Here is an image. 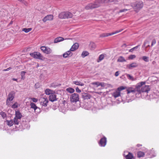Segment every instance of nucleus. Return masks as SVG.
<instances>
[{
  "label": "nucleus",
  "mask_w": 159,
  "mask_h": 159,
  "mask_svg": "<svg viewBox=\"0 0 159 159\" xmlns=\"http://www.w3.org/2000/svg\"><path fill=\"white\" fill-rule=\"evenodd\" d=\"M131 6L133 7L135 11L138 12L143 7V3L141 1H136L131 3Z\"/></svg>",
  "instance_id": "1"
},
{
  "label": "nucleus",
  "mask_w": 159,
  "mask_h": 159,
  "mask_svg": "<svg viewBox=\"0 0 159 159\" xmlns=\"http://www.w3.org/2000/svg\"><path fill=\"white\" fill-rule=\"evenodd\" d=\"M99 5V1L98 0H96L93 3H89L85 7V9L87 10L93 9L98 7Z\"/></svg>",
  "instance_id": "2"
},
{
  "label": "nucleus",
  "mask_w": 159,
  "mask_h": 159,
  "mask_svg": "<svg viewBox=\"0 0 159 159\" xmlns=\"http://www.w3.org/2000/svg\"><path fill=\"white\" fill-rule=\"evenodd\" d=\"M15 117L14 119V122L15 124L18 125L20 122L19 120H20L23 117L22 115L19 111H15Z\"/></svg>",
  "instance_id": "3"
},
{
  "label": "nucleus",
  "mask_w": 159,
  "mask_h": 159,
  "mask_svg": "<svg viewBox=\"0 0 159 159\" xmlns=\"http://www.w3.org/2000/svg\"><path fill=\"white\" fill-rule=\"evenodd\" d=\"M70 99L71 102H76L79 100V95L77 93H74L71 95Z\"/></svg>",
  "instance_id": "4"
},
{
  "label": "nucleus",
  "mask_w": 159,
  "mask_h": 159,
  "mask_svg": "<svg viewBox=\"0 0 159 159\" xmlns=\"http://www.w3.org/2000/svg\"><path fill=\"white\" fill-rule=\"evenodd\" d=\"M30 55L31 57L34 58L42 60L43 57L40 53L39 52H33L30 53Z\"/></svg>",
  "instance_id": "5"
},
{
  "label": "nucleus",
  "mask_w": 159,
  "mask_h": 159,
  "mask_svg": "<svg viewBox=\"0 0 159 159\" xmlns=\"http://www.w3.org/2000/svg\"><path fill=\"white\" fill-rule=\"evenodd\" d=\"M150 90V88L148 85H145L142 87L141 90L137 89V93H140L141 92L148 93Z\"/></svg>",
  "instance_id": "6"
},
{
  "label": "nucleus",
  "mask_w": 159,
  "mask_h": 159,
  "mask_svg": "<svg viewBox=\"0 0 159 159\" xmlns=\"http://www.w3.org/2000/svg\"><path fill=\"white\" fill-rule=\"evenodd\" d=\"M39 100L42 105L45 107L47 106L48 101L47 97H41Z\"/></svg>",
  "instance_id": "7"
},
{
  "label": "nucleus",
  "mask_w": 159,
  "mask_h": 159,
  "mask_svg": "<svg viewBox=\"0 0 159 159\" xmlns=\"http://www.w3.org/2000/svg\"><path fill=\"white\" fill-rule=\"evenodd\" d=\"M40 49L43 53L46 54H50L52 52V50L51 48L44 46H41Z\"/></svg>",
  "instance_id": "8"
},
{
  "label": "nucleus",
  "mask_w": 159,
  "mask_h": 159,
  "mask_svg": "<svg viewBox=\"0 0 159 159\" xmlns=\"http://www.w3.org/2000/svg\"><path fill=\"white\" fill-rule=\"evenodd\" d=\"M48 98L49 100L52 102L56 101L58 99L55 92L49 95Z\"/></svg>",
  "instance_id": "9"
},
{
  "label": "nucleus",
  "mask_w": 159,
  "mask_h": 159,
  "mask_svg": "<svg viewBox=\"0 0 159 159\" xmlns=\"http://www.w3.org/2000/svg\"><path fill=\"white\" fill-rule=\"evenodd\" d=\"M53 19V16L52 15H48L44 17L42 20L43 22H46L48 21L52 20Z\"/></svg>",
  "instance_id": "10"
},
{
  "label": "nucleus",
  "mask_w": 159,
  "mask_h": 159,
  "mask_svg": "<svg viewBox=\"0 0 159 159\" xmlns=\"http://www.w3.org/2000/svg\"><path fill=\"white\" fill-rule=\"evenodd\" d=\"M14 98V95L12 92L9 93L7 96V97L6 101L7 104H8V103L11 101H12Z\"/></svg>",
  "instance_id": "11"
},
{
  "label": "nucleus",
  "mask_w": 159,
  "mask_h": 159,
  "mask_svg": "<svg viewBox=\"0 0 159 159\" xmlns=\"http://www.w3.org/2000/svg\"><path fill=\"white\" fill-rule=\"evenodd\" d=\"M82 98L85 100L90 99L91 97V96L88 93L84 92L82 93Z\"/></svg>",
  "instance_id": "12"
},
{
  "label": "nucleus",
  "mask_w": 159,
  "mask_h": 159,
  "mask_svg": "<svg viewBox=\"0 0 159 159\" xmlns=\"http://www.w3.org/2000/svg\"><path fill=\"white\" fill-rule=\"evenodd\" d=\"M79 47V44L78 43H75L71 46L70 49L71 51H74L77 49Z\"/></svg>",
  "instance_id": "13"
},
{
  "label": "nucleus",
  "mask_w": 159,
  "mask_h": 159,
  "mask_svg": "<svg viewBox=\"0 0 159 159\" xmlns=\"http://www.w3.org/2000/svg\"><path fill=\"white\" fill-rule=\"evenodd\" d=\"M107 139L105 137H104L100 140V144L102 146L104 147L107 143Z\"/></svg>",
  "instance_id": "14"
},
{
  "label": "nucleus",
  "mask_w": 159,
  "mask_h": 159,
  "mask_svg": "<svg viewBox=\"0 0 159 159\" xmlns=\"http://www.w3.org/2000/svg\"><path fill=\"white\" fill-rule=\"evenodd\" d=\"M123 30V29H120L119 30H117L114 32L111 33L106 34V35H102L101 36L106 37V36H109L112 35L114 34H116L119 32H121V31H122Z\"/></svg>",
  "instance_id": "15"
},
{
  "label": "nucleus",
  "mask_w": 159,
  "mask_h": 159,
  "mask_svg": "<svg viewBox=\"0 0 159 159\" xmlns=\"http://www.w3.org/2000/svg\"><path fill=\"white\" fill-rule=\"evenodd\" d=\"M70 50L65 52L63 55V56L64 58H67L71 56L73 54L72 52H71Z\"/></svg>",
  "instance_id": "16"
},
{
  "label": "nucleus",
  "mask_w": 159,
  "mask_h": 159,
  "mask_svg": "<svg viewBox=\"0 0 159 159\" xmlns=\"http://www.w3.org/2000/svg\"><path fill=\"white\" fill-rule=\"evenodd\" d=\"M127 91L128 94H129L131 93H134L137 92V89H135V88L134 89L132 87L129 88L127 89Z\"/></svg>",
  "instance_id": "17"
},
{
  "label": "nucleus",
  "mask_w": 159,
  "mask_h": 159,
  "mask_svg": "<svg viewBox=\"0 0 159 159\" xmlns=\"http://www.w3.org/2000/svg\"><path fill=\"white\" fill-rule=\"evenodd\" d=\"M112 96L115 98L118 97L120 96V92L117 89L112 93Z\"/></svg>",
  "instance_id": "18"
},
{
  "label": "nucleus",
  "mask_w": 159,
  "mask_h": 159,
  "mask_svg": "<svg viewBox=\"0 0 159 159\" xmlns=\"http://www.w3.org/2000/svg\"><path fill=\"white\" fill-rule=\"evenodd\" d=\"M58 17L59 18L61 19L66 18V12H63L61 13L59 15Z\"/></svg>",
  "instance_id": "19"
},
{
  "label": "nucleus",
  "mask_w": 159,
  "mask_h": 159,
  "mask_svg": "<svg viewBox=\"0 0 159 159\" xmlns=\"http://www.w3.org/2000/svg\"><path fill=\"white\" fill-rule=\"evenodd\" d=\"M146 83L145 82H141L138 83L135 86V89H139L141 86H142L143 85L145 84Z\"/></svg>",
  "instance_id": "20"
},
{
  "label": "nucleus",
  "mask_w": 159,
  "mask_h": 159,
  "mask_svg": "<svg viewBox=\"0 0 159 159\" xmlns=\"http://www.w3.org/2000/svg\"><path fill=\"white\" fill-rule=\"evenodd\" d=\"M64 40L63 38L59 37L55 39L54 40V43H57L63 41Z\"/></svg>",
  "instance_id": "21"
},
{
  "label": "nucleus",
  "mask_w": 159,
  "mask_h": 159,
  "mask_svg": "<svg viewBox=\"0 0 159 159\" xmlns=\"http://www.w3.org/2000/svg\"><path fill=\"white\" fill-rule=\"evenodd\" d=\"M54 92L55 91H53V90L50 89H46L45 91V94L46 95H51V94L52 93Z\"/></svg>",
  "instance_id": "22"
},
{
  "label": "nucleus",
  "mask_w": 159,
  "mask_h": 159,
  "mask_svg": "<svg viewBox=\"0 0 159 159\" xmlns=\"http://www.w3.org/2000/svg\"><path fill=\"white\" fill-rule=\"evenodd\" d=\"M138 66V65L137 63L134 62L129 65L127 66V67H128V68L130 69L132 67H137Z\"/></svg>",
  "instance_id": "23"
},
{
  "label": "nucleus",
  "mask_w": 159,
  "mask_h": 159,
  "mask_svg": "<svg viewBox=\"0 0 159 159\" xmlns=\"http://www.w3.org/2000/svg\"><path fill=\"white\" fill-rule=\"evenodd\" d=\"M30 106L31 108L33 109L34 111H35L36 109L38 107L33 102H31L30 104Z\"/></svg>",
  "instance_id": "24"
},
{
  "label": "nucleus",
  "mask_w": 159,
  "mask_h": 159,
  "mask_svg": "<svg viewBox=\"0 0 159 159\" xmlns=\"http://www.w3.org/2000/svg\"><path fill=\"white\" fill-rule=\"evenodd\" d=\"M66 91L70 93H74L75 91L74 89L70 87L67 88L66 89Z\"/></svg>",
  "instance_id": "25"
},
{
  "label": "nucleus",
  "mask_w": 159,
  "mask_h": 159,
  "mask_svg": "<svg viewBox=\"0 0 159 159\" xmlns=\"http://www.w3.org/2000/svg\"><path fill=\"white\" fill-rule=\"evenodd\" d=\"M89 54V52L87 51H83L81 54V56L82 57L84 58L86 56L88 55Z\"/></svg>",
  "instance_id": "26"
},
{
  "label": "nucleus",
  "mask_w": 159,
  "mask_h": 159,
  "mask_svg": "<svg viewBox=\"0 0 159 159\" xmlns=\"http://www.w3.org/2000/svg\"><path fill=\"white\" fill-rule=\"evenodd\" d=\"M73 83L76 85H80L81 86H84V85L83 83L81 82L78 81H73Z\"/></svg>",
  "instance_id": "27"
},
{
  "label": "nucleus",
  "mask_w": 159,
  "mask_h": 159,
  "mask_svg": "<svg viewBox=\"0 0 159 159\" xmlns=\"http://www.w3.org/2000/svg\"><path fill=\"white\" fill-rule=\"evenodd\" d=\"M118 62H123L126 61L124 57L122 56H120L117 60Z\"/></svg>",
  "instance_id": "28"
},
{
  "label": "nucleus",
  "mask_w": 159,
  "mask_h": 159,
  "mask_svg": "<svg viewBox=\"0 0 159 159\" xmlns=\"http://www.w3.org/2000/svg\"><path fill=\"white\" fill-rule=\"evenodd\" d=\"M66 18H72L73 15L72 13L69 12H66Z\"/></svg>",
  "instance_id": "29"
},
{
  "label": "nucleus",
  "mask_w": 159,
  "mask_h": 159,
  "mask_svg": "<svg viewBox=\"0 0 159 159\" xmlns=\"http://www.w3.org/2000/svg\"><path fill=\"white\" fill-rule=\"evenodd\" d=\"M126 159H132L133 158V156L132 154L130 152H129L128 154L126 156Z\"/></svg>",
  "instance_id": "30"
},
{
  "label": "nucleus",
  "mask_w": 159,
  "mask_h": 159,
  "mask_svg": "<svg viewBox=\"0 0 159 159\" xmlns=\"http://www.w3.org/2000/svg\"><path fill=\"white\" fill-rule=\"evenodd\" d=\"M144 153L143 152L139 151L138 152L137 156L139 157H143L144 156Z\"/></svg>",
  "instance_id": "31"
},
{
  "label": "nucleus",
  "mask_w": 159,
  "mask_h": 159,
  "mask_svg": "<svg viewBox=\"0 0 159 159\" xmlns=\"http://www.w3.org/2000/svg\"><path fill=\"white\" fill-rule=\"evenodd\" d=\"M32 30L31 28H24L22 29V31L25 33H28L30 31Z\"/></svg>",
  "instance_id": "32"
},
{
  "label": "nucleus",
  "mask_w": 159,
  "mask_h": 159,
  "mask_svg": "<svg viewBox=\"0 0 159 159\" xmlns=\"http://www.w3.org/2000/svg\"><path fill=\"white\" fill-rule=\"evenodd\" d=\"M126 88V87H124L123 86H121L119 87H118L117 89V90L120 92V91L122 90H123L125 89Z\"/></svg>",
  "instance_id": "33"
},
{
  "label": "nucleus",
  "mask_w": 159,
  "mask_h": 159,
  "mask_svg": "<svg viewBox=\"0 0 159 159\" xmlns=\"http://www.w3.org/2000/svg\"><path fill=\"white\" fill-rule=\"evenodd\" d=\"M89 46L92 49L95 48L96 47L95 44L93 42L90 43L89 44Z\"/></svg>",
  "instance_id": "34"
},
{
  "label": "nucleus",
  "mask_w": 159,
  "mask_h": 159,
  "mask_svg": "<svg viewBox=\"0 0 159 159\" xmlns=\"http://www.w3.org/2000/svg\"><path fill=\"white\" fill-rule=\"evenodd\" d=\"M25 73L26 72L24 71L21 72V79H24Z\"/></svg>",
  "instance_id": "35"
},
{
  "label": "nucleus",
  "mask_w": 159,
  "mask_h": 159,
  "mask_svg": "<svg viewBox=\"0 0 159 159\" xmlns=\"http://www.w3.org/2000/svg\"><path fill=\"white\" fill-rule=\"evenodd\" d=\"M7 125L10 126L12 125L13 124V122L12 120H7Z\"/></svg>",
  "instance_id": "36"
},
{
  "label": "nucleus",
  "mask_w": 159,
  "mask_h": 159,
  "mask_svg": "<svg viewBox=\"0 0 159 159\" xmlns=\"http://www.w3.org/2000/svg\"><path fill=\"white\" fill-rule=\"evenodd\" d=\"M18 107V103L17 102H15L11 106V108L13 109L17 108Z\"/></svg>",
  "instance_id": "37"
},
{
  "label": "nucleus",
  "mask_w": 159,
  "mask_h": 159,
  "mask_svg": "<svg viewBox=\"0 0 159 159\" xmlns=\"http://www.w3.org/2000/svg\"><path fill=\"white\" fill-rule=\"evenodd\" d=\"M136 57V56L135 55H131L130 56H129L128 57V59L129 60H132L135 58Z\"/></svg>",
  "instance_id": "38"
},
{
  "label": "nucleus",
  "mask_w": 159,
  "mask_h": 159,
  "mask_svg": "<svg viewBox=\"0 0 159 159\" xmlns=\"http://www.w3.org/2000/svg\"><path fill=\"white\" fill-rule=\"evenodd\" d=\"M127 77L128 79L129 80H131L132 81L134 80V77L130 75L129 74H127Z\"/></svg>",
  "instance_id": "39"
},
{
  "label": "nucleus",
  "mask_w": 159,
  "mask_h": 159,
  "mask_svg": "<svg viewBox=\"0 0 159 159\" xmlns=\"http://www.w3.org/2000/svg\"><path fill=\"white\" fill-rule=\"evenodd\" d=\"M139 46V45L133 48L130 49L129 50V52H133V51L134 50V49L138 48Z\"/></svg>",
  "instance_id": "40"
},
{
  "label": "nucleus",
  "mask_w": 159,
  "mask_h": 159,
  "mask_svg": "<svg viewBox=\"0 0 159 159\" xmlns=\"http://www.w3.org/2000/svg\"><path fill=\"white\" fill-rule=\"evenodd\" d=\"M106 56V54H102L100 55V61L102 60L104 58V57Z\"/></svg>",
  "instance_id": "41"
},
{
  "label": "nucleus",
  "mask_w": 159,
  "mask_h": 159,
  "mask_svg": "<svg viewBox=\"0 0 159 159\" xmlns=\"http://www.w3.org/2000/svg\"><path fill=\"white\" fill-rule=\"evenodd\" d=\"M107 2H114V3H116L118 2V0H107Z\"/></svg>",
  "instance_id": "42"
},
{
  "label": "nucleus",
  "mask_w": 159,
  "mask_h": 159,
  "mask_svg": "<svg viewBox=\"0 0 159 159\" xmlns=\"http://www.w3.org/2000/svg\"><path fill=\"white\" fill-rule=\"evenodd\" d=\"M142 59L146 62H148L149 61L148 57L146 56H143L142 57Z\"/></svg>",
  "instance_id": "43"
},
{
  "label": "nucleus",
  "mask_w": 159,
  "mask_h": 159,
  "mask_svg": "<svg viewBox=\"0 0 159 159\" xmlns=\"http://www.w3.org/2000/svg\"><path fill=\"white\" fill-rule=\"evenodd\" d=\"M156 43V40L155 39H153L152 40V44H151V46H152L154 44H155Z\"/></svg>",
  "instance_id": "44"
},
{
  "label": "nucleus",
  "mask_w": 159,
  "mask_h": 159,
  "mask_svg": "<svg viewBox=\"0 0 159 159\" xmlns=\"http://www.w3.org/2000/svg\"><path fill=\"white\" fill-rule=\"evenodd\" d=\"M31 99L32 100L33 102H36L38 101V99L35 98H31Z\"/></svg>",
  "instance_id": "45"
},
{
  "label": "nucleus",
  "mask_w": 159,
  "mask_h": 159,
  "mask_svg": "<svg viewBox=\"0 0 159 159\" xmlns=\"http://www.w3.org/2000/svg\"><path fill=\"white\" fill-rule=\"evenodd\" d=\"M76 91L78 93H80L81 92V90L78 88V87H77L75 89Z\"/></svg>",
  "instance_id": "46"
},
{
  "label": "nucleus",
  "mask_w": 159,
  "mask_h": 159,
  "mask_svg": "<svg viewBox=\"0 0 159 159\" xmlns=\"http://www.w3.org/2000/svg\"><path fill=\"white\" fill-rule=\"evenodd\" d=\"M128 10V9H121V10H120L119 11V12L120 13H121V12H125V11H127Z\"/></svg>",
  "instance_id": "47"
},
{
  "label": "nucleus",
  "mask_w": 159,
  "mask_h": 159,
  "mask_svg": "<svg viewBox=\"0 0 159 159\" xmlns=\"http://www.w3.org/2000/svg\"><path fill=\"white\" fill-rule=\"evenodd\" d=\"M119 71H117L115 73V75L116 76H117L119 75Z\"/></svg>",
  "instance_id": "48"
},
{
  "label": "nucleus",
  "mask_w": 159,
  "mask_h": 159,
  "mask_svg": "<svg viewBox=\"0 0 159 159\" xmlns=\"http://www.w3.org/2000/svg\"><path fill=\"white\" fill-rule=\"evenodd\" d=\"M11 69V67H9V68H7V69L4 70L3 71H8V70H10Z\"/></svg>",
  "instance_id": "49"
},
{
  "label": "nucleus",
  "mask_w": 159,
  "mask_h": 159,
  "mask_svg": "<svg viewBox=\"0 0 159 159\" xmlns=\"http://www.w3.org/2000/svg\"><path fill=\"white\" fill-rule=\"evenodd\" d=\"M100 85L102 86H104V84L102 83H100Z\"/></svg>",
  "instance_id": "50"
},
{
  "label": "nucleus",
  "mask_w": 159,
  "mask_h": 159,
  "mask_svg": "<svg viewBox=\"0 0 159 159\" xmlns=\"http://www.w3.org/2000/svg\"><path fill=\"white\" fill-rule=\"evenodd\" d=\"M12 80H13L15 81H16L17 80V79H15V78H13Z\"/></svg>",
  "instance_id": "51"
},
{
  "label": "nucleus",
  "mask_w": 159,
  "mask_h": 159,
  "mask_svg": "<svg viewBox=\"0 0 159 159\" xmlns=\"http://www.w3.org/2000/svg\"><path fill=\"white\" fill-rule=\"evenodd\" d=\"M142 146V145H140V144H138L137 145V146L138 147H140V146Z\"/></svg>",
  "instance_id": "52"
},
{
  "label": "nucleus",
  "mask_w": 159,
  "mask_h": 159,
  "mask_svg": "<svg viewBox=\"0 0 159 159\" xmlns=\"http://www.w3.org/2000/svg\"><path fill=\"white\" fill-rule=\"evenodd\" d=\"M98 83H97V82L93 83V84H97V85H98Z\"/></svg>",
  "instance_id": "53"
},
{
  "label": "nucleus",
  "mask_w": 159,
  "mask_h": 159,
  "mask_svg": "<svg viewBox=\"0 0 159 159\" xmlns=\"http://www.w3.org/2000/svg\"><path fill=\"white\" fill-rule=\"evenodd\" d=\"M125 46V47H126L127 45L125 43H124L123 44V45H122V46Z\"/></svg>",
  "instance_id": "54"
},
{
  "label": "nucleus",
  "mask_w": 159,
  "mask_h": 159,
  "mask_svg": "<svg viewBox=\"0 0 159 159\" xmlns=\"http://www.w3.org/2000/svg\"><path fill=\"white\" fill-rule=\"evenodd\" d=\"M12 21H11L10 23V24H12Z\"/></svg>",
  "instance_id": "55"
},
{
  "label": "nucleus",
  "mask_w": 159,
  "mask_h": 159,
  "mask_svg": "<svg viewBox=\"0 0 159 159\" xmlns=\"http://www.w3.org/2000/svg\"><path fill=\"white\" fill-rule=\"evenodd\" d=\"M150 46L149 45H148L147 47H146V48H148V47H149Z\"/></svg>",
  "instance_id": "56"
},
{
  "label": "nucleus",
  "mask_w": 159,
  "mask_h": 159,
  "mask_svg": "<svg viewBox=\"0 0 159 159\" xmlns=\"http://www.w3.org/2000/svg\"><path fill=\"white\" fill-rule=\"evenodd\" d=\"M99 57L98 58V62H99Z\"/></svg>",
  "instance_id": "57"
},
{
  "label": "nucleus",
  "mask_w": 159,
  "mask_h": 159,
  "mask_svg": "<svg viewBox=\"0 0 159 159\" xmlns=\"http://www.w3.org/2000/svg\"><path fill=\"white\" fill-rule=\"evenodd\" d=\"M146 43L145 42L144 43V44L145 45V44Z\"/></svg>",
  "instance_id": "58"
},
{
  "label": "nucleus",
  "mask_w": 159,
  "mask_h": 159,
  "mask_svg": "<svg viewBox=\"0 0 159 159\" xmlns=\"http://www.w3.org/2000/svg\"><path fill=\"white\" fill-rule=\"evenodd\" d=\"M98 143L99 144V141H98Z\"/></svg>",
  "instance_id": "59"
}]
</instances>
